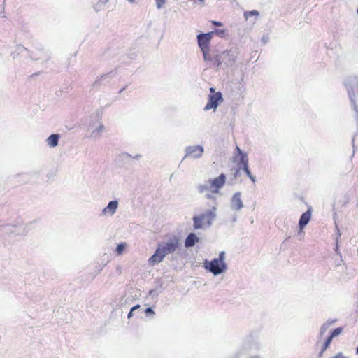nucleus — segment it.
Listing matches in <instances>:
<instances>
[{
  "label": "nucleus",
  "instance_id": "1",
  "mask_svg": "<svg viewBox=\"0 0 358 358\" xmlns=\"http://www.w3.org/2000/svg\"><path fill=\"white\" fill-rule=\"evenodd\" d=\"M180 245V239L178 236L169 238L165 243L157 246L155 253L148 259L149 264L154 265L160 263L167 255L176 251Z\"/></svg>",
  "mask_w": 358,
  "mask_h": 358
},
{
  "label": "nucleus",
  "instance_id": "2",
  "mask_svg": "<svg viewBox=\"0 0 358 358\" xmlns=\"http://www.w3.org/2000/svg\"><path fill=\"white\" fill-rule=\"evenodd\" d=\"M213 32L200 34L197 36L198 45L203 55V59L211 62L213 67L219 68L221 65L220 57L219 55L211 56L210 54V43L213 38Z\"/></svg>",
  "mask_w": 358,
  "mask_h": 358
},
{
  "label": "nucleus",
  "instance_id": "3",
  "mask_svg": "<svg viewBox=\"0 0 358 358\" xmlns=\"http://www.w3.org/2000/svg\"><path fill=\"white\" fill-rule=\"evenodd\" d=\"M225 182L226 176L224 173H221L218 177L209 180L206 184L199 185L198 189L200 193L217 194Z\"/></svg>",
  "mask_w": 358,
  "mask_h": 358
},
{
  "label": "nucleus",
  "instance_id": "4",
  "mask_svg": "<svg viewBox=\"0 0 358 358\" xmlns=\"http://www.w3.org/2000/svg\"><path fill=\"white\" fill-rule=\"evenodd\" d=\"M325 331V327H323L320 329L317 341L314 345V351L320 358L322 357L324 351L328 348L331 343L329 339L324 337Z\"/></svg>",
  "mask_w": 358,
  "mask_h": 358
},
{
  "label": "nucleus",
  "instance_id": "5",
  "mask_svg": "<svg viewBox=\"0 0 358 358\" xmlns=\"http://www.w3.org/2000/svg\"><path fill=\"white\" fill-rule=\"evenodd\" d=\"M224 252L220 253L218 259H214L211 262H206L205 266L214 275H218L223 272L226 268L224 263Z\"/></svg>",
  "mask_w": 358,
  "mask_h": 358
},
{
  "label": "nucleus",
  "instance_id": "6",
  "mask_svg": "<svg viewBox=\"0 0 358 358\" xmlns=\"http://www.w3.org/2000/svg\"><path fill=\"white\" fill-rule=\"evenodd\" d=\"M210 94L208 96V101L204 107L205 110L210 109L215 110L219 103L223 101L222 95L220 92H215V88H210Z\"/></svg>",
  "mask_w": 358,
  "mask_h": 358
},
{
  "label": "nucleus",
  "instance_id": "7",
  "mask_svg": "<svg viewBox=\"0 0 358 358\" xmlns=\"http://www.w3.org/2000/svg\"><path fill=\"white\" fill-rule=\"evenodd\" d=\"M215 217V214L213 211L208 210L207 213L200 215L199 216H195L194 217V229H201L206 224L210 225L211 224V221Z\"/></svg>",
  "mask_w": 358,
  "mask_h": 358
},
{
  "label": "nucleus",
  "instance_id": "8",
  "mask_svg": "<svg viewBox=\"0 0 358 358\" xmlns=\"http://www.w3.org/2000/svg\"><path fill=\"white\" fill-rule=\"evenodd\" d=\"M219 56L220 57L221 64L224 62L227 66L233 65L236 59V56L229 50L223 52L221 55H219Z\"/></svg>",
  "mask_w": 358,
  "mask_h": 358
},
{
  "label": "nucleus",
  "instance_id": "9",
  "mask_svg": "<svg viewBox=\"0 0 358 358\" xmlns=\"http://www.w3.org/2000/svg\"><path fill=\"white\" fill-rule=\"evenodd\" d=\"M203 149L200 145L190 146L186 150L185 157H201L203 155Z\"/></svg>",
  "mask_w": 358,
  "mask_h": 358
},
{
  "label": "nucleus",
  "instance_id": "10",
  "mask_svg": "<svg viewBox=\"0 0 358 358\" xmlns=\"http://www.w3.org/2000/svg\"><path fill=\"white\" fill-rule=\"evenodd\" d=\"M311 217V213L310 210H307L304 213H303L299 220V227L301 229H303L310 221Z\"/></svg>",
  "mask_w": 358,
  "mask_h": 358
},
{
  "label": "nucleus",
  "instance_id": "11",
  "mask_svg": "<svg viewBox=\"0 0 358 358\" xmlns=\"http://www.w3.org/2000/svg\"><path fill=\"white\" fill-rule=\"evenodd\" d=\"M199 241V238L194 233L189 234L185 241V245L186 247H192L195 245L196 243Z\"/></svg>",
  "mask_w": 358,
  "mask_h": 358
},
{
  "label": "nucleus",
  "instance_id": "12",
  "mask_svg": "<svg viewBox=\"0 0 358 358\" xmlns=\"http://www.w3.org/2000/svg\"><path fill=\"white\" fill-rule=\"evenodd\" d=\"M117 206L118 203L117 201H110L107 207L103 209V213L105 214L110 213L112 215L115 212L116 209L117 208Z\"/></svg>",
  "mask_w": 358,
  "mask_h": 358
},
{
  "label": "nucleus",
  "instance_id": "13",
  "mask_svg": "<svg viewBox=\"0 0 358 358\" xmlns=\"http://www.w3.org/2000/svg\"><path fill=\"white\" fill-rule=\"evenodd\" d=\"M241 163L243 165V170L245 172V173L248 175V176L251 179L252 182H255V178L252 176L249 169H248V158H241Z\"/></svg>",
  "mask_w": 358,
  "mask_h": 358
},
{
  "label": "nucleus",
  "instance_id": "14",
  "mask_svg": "<svg viewBox=\"0 0 358 358\" xmlns=\"http://www.w3.org/2000/svg\"><path fill=\"white\" fill-rule=\"evenodd\" d=\"M59 138V136L58 134L50 135L47 139V143L48 145L50 147L56 146L58 143Z\"/></svg>",
  "mask_w": 358,
  "mask_h": 358
},
{
  "label": "nucleus",
  "instance_id": "15",
  "mask_svg": "<svg viewBox=\"0 0 358 358\" xmlns=\"http://www.w3.org/2000/svg\"><path fill=\"white\" fill-rule=\"evenodd\" d=\"M232 203L234 208L236 210H240L243 207L241 199L238 194L234 195L233 197Z\"/></svg>",
  "mask_w": 358,
  "mask_h": 358
},
{
  "label": "nucleus",
  "instance_id": "16",
  "mask_svg": "<svg viewBox=\"0 0 358 358\" xmlns=\"http://www.w3.org/2000/svg\"><path fill=\"white\" fill-rule=\"evenodd\" d=\"M343 331V328L342 327H338V328H336L331 333V334L327 337L328 339H329V341L331 342L332 339L338 336Z\"/></svg>",
  "mask_w": 358,
  "mask_h": 358
},
{
  "label": "nucleus",
  "instance_id": "17",
  "mask_svg": "<svg viewBox=\"0 0 358 358\" xmlns=\"http://www.w3.org/2000/svg\"><path fill=\"white\" fill-rule=\"evenodd\" d=\"M126 244L125 243H120L118 244L116 248V252L117 255H121L123 251L125 250Z\"/></svg>",
  "mask_w": 358,
  "mask_h": 358
},
{
  "label": "nucleus",
  "instance_id": "18",
  "mask_svg": "<svg viewBox=\"0 0 358 358\" xmlns=\"http://www.w3.org/2000/svg\"><path fill=\"white\" fill-rule=\"evenodd\" d=\"M252 15L258 16L259 13L257 10H252V11H250V12H245L244 13V16L246 20H248Z\"/></svg>",
  "mask_w": 358,
  "mask_h": 358
},
{
  "label": "nucleus",
  "instance_id": "19",
  "mask_svg": "<svg viewBox=\"0 0 358 358\" xmlns=\"http://www.w3.org/2000/svg\"><path fill=\"white\" fill-rule=\"evenodd\" d=\"M165 3V0H156L157 8H161Z\"/></svg>",
  "mask_w": 358,
  "mask_h": 358
},
{
  "label": "nucleus",
  "instance_id": "20",
  "mask_svg": "<svg viewBox=\"0 0 358 358\" xmlns=\"http://www.w3.org/2000/svg\"><path fill=\"white\" fill-rule=\"evenodd\" d=\"M138 307H139V306H138V305H137V306H136L133 307V308L131 309L130 312H129V314H128V317H129H129H131L132 316V312H133L136 308H138Z\"/></svg>",
  "mask_w": 358,
  "mask_h": 358
},
{
  "label": "nucleus",
  "instance_id": "21",
  "mask_svg": "<svg viewBox=\"0 0 358 358\" xmlns=\"http://www.w3.org/2000/svg\"><path fill=\"white\" fill-rule=\"evenodd\" d=\"M145 312L147 314H152V315L154 314V311L150 308H146Z\"/></svg>",
  "mask_w": 358,
  "mask_h": 358
},
{
  "label": "nucleus",
  "instance_id": "22",
  "mask_svg": "<svg viewBox=\"0 0 358 358\" xmlns=\"http://www.w3.org/2000/svg\"><path fill=\"white\" fill-rule=\"evenodd\" d=\"M213 24L216 26H222V24L221 22H216V21H213Z\"/></svg>",
  "mask_w": 358,
  "mask_h": 358
},
{
  "label": "nucleus",
  "instance_id": "23",
  "mask_svg": "<svg viewBox=\"0 0 358 358\" xmlns=\"http://www.w3.org/2000/svg\"><path fill=\"white\" fill-rule=\"evenodd\" d=\"M204 1H205V0H197V2H199L201 4H203Z\"/></svg>",
  "mask_w": 358,
  "mask_h": 358
},
{
  "label": "nucleus",
  "instance_id": "24",
  "mask_svg": "<svg viewBox=\"0 0 358 358\" xmlns=\"http://www.w3.org/2000/svg\"><path fill=\"white\" fill-rule=\"evenodd\" d=\"M129 1H130L131 3H134V0H128Z\"/></svg>",
  "mask_w": 358,
  "mask_h": 358
},
{
  "label": "nucleus",
  "instance_id": "25",
  "mask_svg": "<svg viewBox=\"0 0 358 358\" xmlns=\"http://www.w3.org/2000/svg\"><path fill=\"white\" fill-rule=\"evenodd\" d=\"M356 352H357V354H358V346H357V348Z\"/></svg>",
  "mask_w": 358,
  "mask_h": 358
},
{
  "label": "nucleus",
  "instance_id": "26",
  "mask_svg": "<svg viewBox=\"0 0 358 358\" xmlns=\"http://www.w3.org/2000/svg\"><path fill=\"white\" fill-rule=\"evenodd\" d=\"M357 13H358V8H357Z\"/></svg>",
  "mask_w": 358,
  "mask_h": 358
}]
</instances>
